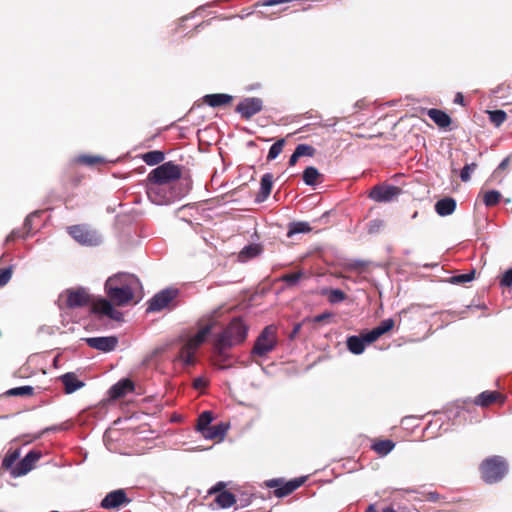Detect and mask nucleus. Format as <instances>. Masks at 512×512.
<instances>
[{"label": "nucleus", "mask_w": 512, "mask_h": 512, "mask_svg": "<svg viewBox=\"0 0 512 512\" xmlns=\"http://www.w3.org/2000/svg\"><path fill=\"white\" fill-rule=\"evenodd\" d=\"M134 389L135 384L130 378H122L109 388L108 394L112 400H118L129 392H133Z\"/></svg>", "instance_id": "17"}, {"label": "nucleus", "mask_w": 512, "mask_h": 512, "mask_svg": "<svg viewBox=\"0 0 512 512\" xmlns=\"http://www.w3.org/2000/svg\"><path fill=\"white\" fill-rule=\"evenodd\" d=\"M502 198V194L495 189L488 190L483 195V203L486 207L496 206Z\"/></svg>", "instance_id": "38"}, {"label": "nucleus", "mask_w": 512, "mask_h": 512, "mask_svg": "<svg viewBox=\"0 0 512 512\" xmlns=\"http://www.w3.org/2000/svg\"><path fill=\"white\" fill-rule=\"evenodd\" d=\"M127 494L124 489H116L106 494L101 500L100 507L103 509H115L125 503H129Z\"/></svg>", "instance_id": "16"}, {"label": "nucleus", "mask_w": 512, "mask_h": 512, "mask_svg": "<svg viewBox=\"0 0 512 512\" xmlns=\"http://www.w3.org/2000/svg\"><path fill=\"white\" fill-rule=\"evenodd\" d=\"M276 327L274 325L266 326L255 340L251 350L253 356L264 357L273 351L277 346Z\"/></svg>", "instance_id": "7"}, {"label": "nucleus", "mask_w": 512, "mask_h": 512, "mask_svg": "<svg viewBox=\"0 0 512 512\" xmlns=\"http://www.w3.org/2000/svg\"><path fill=\"white\" fill-rule=\"evenodd\" d=\"M489 120L495 125V127L501 126L507 118V114L504 110L495 109L487 112Z\"/></svg>", "instance_id": "40"}, {"label": "nucleus", "mask_w": 512, "mask_h": 512, "mask_svg": "<svg viewBox=\"0 0 512 512\" xmlns=\"http://www.w3.org/2000/svg\"><path fill=\"white\" fill-rule=\"evenodd\" d=\"M395 447V443L390 439L377 440L372 444V449L381 456H386Z\"/></svg>", "instance_id": "32"}, {"label": "nucleus", "mask_w": 512, "mask_h": 512, "mask_svg": "<svg viewBox=\"0 0 512 512\" xmlns=\"http://www.w3.org/2000/svg\"><path fill=\"white\" fill-rule=\"evenodd\" d=\"M12 277V266L0 270V287L5 286Z\"/></svg>", "instance_id": "51"}, {"label": "nucleus", "mask_w": 512, "mask_h": 512, "mask_svg": "<svg viewBox=\"0 0 512 512\" xmlns=\"http://www.w3.org/2000/svg\"><path fill=\"white\" fill-rule=\"evenodd\" d=\"M305 273L302 270L292 273H286L279 277V281L284 282L287 288H291L298 284V282L304 277Z\"/></svg>", "instance_id": "36"}, {"label": "nucleus", "mask_w": 512, "mask_h": 512, "mask_svg": "<svg viewBox=\"0 0 512 512\" xmlns=\"http://www.w3.org/2000/svg\"><path fill=\"white\" fill-rule=\"evenodd\" d=\"M41 457L40 452L36 450L29 451L20 461L16 463V466L11 471V477L17 478L26 475L33 469L36 461Z\"/></svg>", "instance_id": "14"}, {"label": "nucleus", "mask_w": 512, "mask_h": 512, "mask_svg": "<svg viewBox=\"0 0 512 512\" xmlns=\"http://www.w3.org/2000/svg\"><path fill=\"white\" fill-rule=\"evenodd\" d=\"M64 294L66 295V307L69 309L81 308L88 304H90L92 308L96 299L82 286L66 289Z\"/></svg>", "instance_id": "10"}, {"label": "nucleus", "mask_w": 512, "mask_h": 512, "mask_svg": "<svg viewBox=\"0 0 512 512\" xmlns=\"http://www.w3.org/2000/svg\"><path fill=\"white\" fill-rule=\"evenodd\" d=\"M296 151L300 155V157H313L315 155L316 149L309 144H298L295 147Z\"/></svg>", "instance_id": "46"}, {"label": "nucleus", "mask_w": 512, "mask_h": 512, "mask_svg": "<svg viewBox=\"0 0 512 512\" xmlns=\"http://www.w3.org/2000/svg\"><path fill=\"white\" fill-rule=\"evenodd\" d=\"M427 115L440 128H447L451 124V117L443 110L431 108Z\"/></svg>", "instance_id": "24"}, {"label": "nucleus", "mask_w": 512, "mask_h": 512, "mask_svg": "<svg viewBox=\"0 0 512 512\" xmlns=\"http://www.w3.org/2000/svg\"><path fill=\"white\" fill-rule=\"evenodd\" d=\"M321 294L327 296L331 304L343 302L346 299V294L339 288H324Z\"/></svg>", "instance_id": "31"}, {"label": "nucleus", "mask_w": 512, "mask_h": 512, "mask_svg": "<svg viewBox=\"0 0 512 512\" xmlns=\"http://www.w3.org/2000/svg\"><path fill=\"white\" fill-rule=\"evenodd\" d=\"M214 420V414L210 410H205L198 416L196 430L203 434L207 428L211 426V423Z\"/></svg>", "instance_id": "30"}, {"label": "nucleus", "mask_w": 512, "mask_h": 512, "mask_svg": "<svg viewBox=\"0 0 512 512\" xmlns=\"http://www.w3.org/2000/svg\"><path fill=\"white\" fill-rule=\"evenodd\" d=\"M264 106V102L259 97H246L242 99L235 107V112L240 114V116L249 120L254 115L262 111Z\"/></svg>", "instance_id": "11"}, {"label": "nucleus", "mask_w": 512, "mask_h": 512, "mask_svg": "<svg viewBox=\"0 0 512 512\" xmlns=\"http://www.w3.org/2000/svg\"><path fill=\"white\" fill-rule=\"evenodd\" d=\"M225 488H226V483L223 481H219L209 489L208 493L217 495L221 491H226Z\"/></svg>", "instance_id": "55"}, {"label": "nucleus", "mask_w": 512, "mask_h": 512, "mask_svg": "<svg viewBox=\"0 0 512 512\" xmlns=\"http://www.w3.org/2000/svg\"><path fill=\"white\" fill-rule=\"evenodd\" d=\"M19 456L20 453L18 450H9L2 460L1 467L11 472L16 466V460L19 458Z\"/></svg>", "instance_id": "37"}, {"label": "nucleus", "mask_w": 512, "mask_h": 512, "mask_svg": "<svg viewBox=\"0 0 512 512\" xmlns=\"http://www.w3.org/2000/svg\"><path fill=\"white\" fill-rule=\"evenodd\" d=\"M346 346L349 352L354 355H361L366 348L364 338L361 335H351L346 339Z\"/></svg>", "instance_id": "26"}, {"label": "nucleus", "mask_w": 512, "mask_h": 512, "mask_svg": "<svg viewBox=\"0 0 512 512\" xmlns=\"http://www.w3.org/2000/svg\"><path fill=\"white\" fill-rule=\"evenodd\" d=\"M211 331L212 324L204 325L184 342L177 356V359L184 367L194 366L196 364V353L207 341Z\"/></svg>", "instance_id": "3"}, {"label": "nucleus", "mask_w": 512, "mask_h": 512, "mask_svg": "<svg viewBox=\"0 0 512 512\" xmlns=\"http://www.w3.org/2000/svg\"><path fill=\"white\" fill-rule=\"evenodd\" d=\"M282 3H285V1L284 0H265L263 2V5L267 6V7H270V6H276V5H279V4H282Z\"/></svg>", "instance_id": "60"}, {"label": "nucleus", "mask_w": 512, "mask_h": 512, "mask_svg": "<svg viewBox=\"0 0 512 512\" xmlns=\"http://www.w3.org/2000/svg\"><path fill=\"white\" fill-rule=\"evenodd\" d=\"M360 335L364 338V342H365L366 346L375 342L376 340H378L381 337V335L378 333V331L375 328H373L369 331L363 332Z\"/></svg>", "instance_id": "48"}, {"label": "nucleus", "mask_w": 512, "mask_h": 512, "mask_svg": "<svg viewBox=\"0 0 512 512\" xmlns=\"http://www.w3.org/2000/svg\"><path fill=\"white\" fill-rule=\"evenodd\" d=\"M477 164L476 163H470L466 164L460 172V179L463 182H467L471 178V173L476 169Z\"/></svg>", "instance_id": "49"}, {"label": "nucleus", "mask_w": 512, "mask_h": 512, "mask_svg": "<svg viewBox=\"0 0 512 512\" xmlns=\"http://www.w3.org/2000/svg\"><path fill=\"white\" fill-rule=\"evenodd\" d=\"M322 177L318 169L314 166H308L302 173V180L307 186L315 187Z\"/></svg>", "instance_id": "27"}, {"label": "nucleus", "mask_w": 512, "mask_h": 512, "mask_svg": "<svg viewBox=\"0 0 512 512\" xmlns=\"http://www.w3.org/2000/svg\"><path fill=\"white\" fill-rule=\"evenodd\" d=\"M208 385V381L204 377H197L193 381V387L195 389H202Z\"/></svg>", "instance_id": "56"}, {"label": "nucleus", "mask_w": 512, "mask_h": 512, "mask_svg": "<svg viewBox=\"0 0 512 512\" xmlns=\"http://www.w3.org/2000/svg\"><path fill=\"white\" fill-rule=\"evenodd\" d=\"M273 187V175L265 173L260 180V189L255 197L256 203H262L267 200Z\"/></svg>", "instance_id": "20"}, {"label": "nucleus", "mask_w": 512, "mask_h": 512, "mask_svg": "<svg viewBox=\"0 0 512 512\" xmlns=\"http://www.w3.org/2000/svg\"><path fill=\"white\" fill-rule=\"evenodd\" d=\"M475 278V269L470 270L468 273L454 275L449 279L452 284H464L471 282Z\"/></svg>", "instance_id": "42"}, {"label": "nucleus", "mask_w": 512, "mask_h": 512, "mask_svg": "<svg viewBox=\"0 0 512 512\" xmlns=\"http://www.w3.org/2000/svg\"><path fill=\"white\" fill-rule=\"evenodd\" d=\"M69 235L80 245L97 247L103 243L102 235L86 224H78L67 228Z\"/></svg>", "instance_id": "6"}, {"label": "nucleus", "mask_w": 512, "mask_h": 512, "mask_svg": "<svg viewBox=\"0 0 512 512\" xmlns=\"http://www.w3.org/2000/svg\"><path fill=\"white\" fill-rule=\"evenodd\" d=\"M193 17H194V14H188V15H186V16H184V17H182V18L180 19V24H179V25H180V26H182V25H183V23H184L186 20L191 19V18H193Z\"/></svg>", "instance_id": "63"}, {"label": "nucleus", "mask_w": 512, "mask_h": 512, "mask_svg": "<svg viewBox=\"0 0 512 512\" xmlns=\"http://www.w3.org/2000/svg\"><path fill=\"white\" fill-rule=\"evenodd\" d=\"M86 344L98 351L109 353L115 350L118 344V337L111 336H98V337H88L83 339Z\"/></svg>", "instance_id": "15"}, {"label": "nucleus", "mask_w": 512, "mask_h": 512, "mask_svg": "<svg viewBox=\"0 0 512 512\" xmlns=\"http://www.w3.org/2000/svg\"><path fill=\"white\" fill-rule=\"evenodd\" d=\"M499 284L501 287L512 286V267L507 269L501 276Z\"/></svg>", "instance_id": "53"}, {"label": "nucleus", "mask_w": 512, "mask_h": 512, "mask_svg": "<svg viewBox=\"0 0 512 512\" xmlns=\"http://www.w3.org/2000/svg\"><path fill=\"white\" fill-rule=\"evenodd\" d=\"M472 405V400L470 398L458 399L454 403H452L446 409V413L448 417L457 418L460 416L461 412L466 410L469 411V406Z\"/></svg>", "instance_id": "25"}, {"label": "nucleus", "mask_w": 512, "mask_h": 512, "mask_svg": "<svg viewBox=\"0 0 512 512\" xmlns=\"http://www.w3.org/2000/svg\"><path fill=\"white\" fill-rule=\"evenodd\" d=\"M134 287H104L106 297H96L91 313L99 316H106L114 321L123 320V314L115 308L125 306L134 298Z\"/></svg>", "instance_id": "2"}, {"label": "nucleus", "mask_w": 512, "mask_h": 512, "mask_svg": "<svg viewBox=\"0 0 512 512\" xmlns=\"http://www.w3.org/2000/svg\"><path fill=\"white\" fill-rule=\"evenodd\" d=\"M482 479L487 484L501 481L508 472V463L502 456L486 458L480 465Z\"/></svg>", "instance_id": "5"}, {"label": "nucleus", "mask_w": 512, "mask_h": 512, "mask_svg": "<svg viewBox=\"0 0 512 512\" xmlns=\"http://www.w3.org/2000/svg\"><path fill=\"white\" fill-rule=\"evenodd\" d=\"M299 158H300V155L298 154L296 149H294V151L291 154L289 161H288L289 166H294L297 163V161L299 160Z\"/></svg>", "instance_id": "57"}, {"label": "nucleus", "mask_w": 512, "mask_h": 512, "mask_svg": "<svg viewBox=\"0 0 512 512\" xmlns=\"http://www.w3.org/2000/svg\"><path fill=\"white\" fill-rule=\"evenodd\" d=\"M215 502L220 508L227 509L237 502L236 495L230 491H221L216 495Z\"/></svg>", "instance_id": "29"}, {"label": "nucleus", "mask_w": 512, "mask_h": 512, "mask_svg": "<svg viewBox=\"0 0 512 512\" xmlns=\"http://www.w3.org/2000/svg\"><path fill=\"white\" fill-rule=\"evenodd\" d=\"M263 251V247L258 243H250L242 248L239 253V259L246 261L260 255Z\"/></svg>", "instance_id": "28"}, {"label": "nucleus", "mask_w": 512, "mask_h": 512, "mask_svg": "<svg viewBox=\"0 0 512 512\" xmlns=\"http://www.w3.org/2000/svg\"><path fill=\"white\" fill-rule=\"evenodd\" d=\"M456 207V200L449 196L439 199L434 205L436 213L441 217L453 214Z\"/></svg>", "instance_id": "21"}, {"label": "nucleus", "mask_w": 512, "mask_h": 512, "mask_svg": "<svg viewBox=\"0 0 512 512\" xmlns=\"http://www.w3.org/2000/svg\"><path fill=\"white\" fill-rule=\"evenodd\" d=\"M111 286L142 288L139 278L134 274L126 272H118L108 277L105 281L104 287Z\"/></svg>", "instance_id": "13"}, {"label": "nucleus", "mask_w": 512, "mask_h": 512, "mask_svg": "<svg viewBox=\"0 0 512 512\" xmlns=\"http://www.w3.org/2000/svg\"><path fill=\"white\" fill-rule=\"evenodd\" d=\"M229 429V424L225 422L217 423L216 425L210 426L205 430L203 434H201L205 439L214 440V439H223Z\"/></svg>", "instance_id": "23"}, {"label": "nucleus", "mask_w": 512, "mask_h": 512, "mask_svg": "<svg viewBox=\"0 0 512 512\" xmlns=\"http://www.w3.org/2000/svg\"><path fill=\"white\" fill-rule=\"evenodd\" d=\"M142 159L149 166L160 165V163L165 159V154L160 150H152L144 153L142 155Z\"/></svg>", "instance_id": "33"}, {"label": "nucleus", "mask_w": 512, "mask_h": 512, "mask_svg": "<svg viewBox=\"0 0 512 512\" xmlns=\"http://www.w3.org/2000/svg\"><path fill=\"white\" fill-rule=\"evenodd\" d=\"M307 478V476H300L289 481H284V479L281 478H274L267 480L265 484L269 488H275L274 495L276 497L283 498L302 486L306 482Z\"/></svg>", "instance_id": "9"}, {"label": "nucleus", "mask_w": 512, "mask_h": 512, "mask_svg": "<svg viewBox=\"0 0 512 512\" xmlns=\"http://www.w3.org/2000/svg\"><path fill=\"white\" fill-rule=\"evenodd\" d=\"M510 162L509 157L504 158L498 165L497 170H504L508 167Z\"/></svg>", "instance_id": "61"}, {"label": "nucleus", "mask_w": 512, "mask_h": 512, "mask_svg": "<svg viewBox=\"0 0 512 512\" xmlns=\"http://www.w3.org/2000/svg\"><path fill=\"white\" fill-rule=\"evenodd\" d=\"M303 323L304 322L302 321V323H297V324L294 325V327H293V329H292V331H291V333L289 335V339L290 340H292V339H294L296 337V335L299 333Z\"/></svg>", "instance_id": "58"}, {"label": "nucleus", "mask_w": 512, "mask_h": 512, "mask_svg": "<svg viewBox=\"0 0 512 512\" xmlns=\"http://www.w3.org/2000/svg\"><path fill=\"white\" fill-rule=\"evenodd\" d=\"M439 499V494L437 492H429L428 500L431 502H436Z\"/></svg>", "instance_id": "62"}, {"label": "nucleus", "mask_w": 512, "mask_h": 512, "mask_svg": "<svg viewBox=\"0 0 512 512\" xmlns=\"http://www.w3.org/2000/svg\"><path fill=\"white\" fill-rule=\"evenodd\" d=\"M284 144H285V140L283 138L278 139L276 142H274L269 148L267 160L272 161V160L276 159L279 156V154L282 152Z\"/></svg>", "instance_id": "41"}, {"label": "nucleus", "mask_w": 512, "mask_h": 512, "mask_svg": "<svg viewBox=\"0 0 512 512\" xmlns=\"http://www.w3.org/2000/svg\"><path fill=\"white\" fill-rule=\"evenodd\" d=\"M311 231L310 224L305 221L291 222L288 225L287 236L292 237L299 233H307Z\"/></svg>", "instance_id": "35"}, {"label": "nucleus", "mask_w": 512, "mask_h": 512, "mask_svg": "<svg viewBox=\"0 0 512 512\" xmlns=\"http://www.w3.org/2000/svg\"><path fill=\"white\" fill-rule=\"evenodd\" d=\"M248 334V326L239 318H233L226 328L217 336L218 346L233 347L243 343Z\"/></svg>", "instance_id": "4"}, {"label": "nucleus", "mask_w": 512, "mask_h": 512, "mask_svg": "<svg viewBox=\"0 0 512 512\" xmlns=\"http://www.w3.org/2000/svg\"><path fill=\"white\" fill-rule=\"evenodd\" d=\"M59 380L63 384L66 394H72L85 386V383L79 380L74 372H67L61 375Z\"/></svg>", "instance_id": "18"}, {"label": "nucleus", "mask_w": 512, "mask_h": 512, "mask_svg": "<svg viewBox=\"0 0 512 512\" xmlns=\"http://www.w3.org/2000/svg\"><path fill=\"white\" fill-rule=\"evenodd\" d=\"M395 325V322L392 318H387L382 320L376 327H374L378 333L382 336L387 332L391 331Z\"/></svg>", "instance_id": "45"}, {"label": "nucleus", "mask_w": 512, "mask_h": 512, "mask_svg": "<svg viewBox=\"0 0 512 512\" xmlns=\"http://www.w3.org/2000/svg\"><path fill=\"white\" fill-rule=\"evenodd\" d=\"M180 290L175 287H167L157 292L147 302V312H159L165 308H169L170 305L176 307L174 303L175 299L179 296Z\"/></svg>", "instance_id": "8"}, {"label": "nucleus", "mask_w": 512, "mask_h": 512, "mask_svg": "<svg viewBox=\"0 0 512 512\" xmlns=\"http://www.w3.org/2000/svg\"><path fill=\"white\" fill-rule=\"evenodd\" d=\"M202 100L209 107L218 108L230 104L233 96L226 93H212L204 95Z\"/></svg>", "instance_id": "19"}, {"label": "nucleus", "mask_w": 512, "mask_h": 512, "mask_svg": "<svg viewBox=\"0 0 512 512\" xmlns=\"http://www.w3.org/2000/svg\"><path fill=\"white\" fill-rule=\"evenodd\" d=\"M229 347H220L218 346V339H215L214 342V361L215 364L219 366L220 369H226L227 366H222V363H225L229 359V355L226 353V349Z\"/></svg>", "instance_id": "34"}, {"label": "nucleus", "mask_w": 512, "mask_h": 512, "mask_svg": "<svg viewBox=\"0 0 512 512\" xmlns=\"http://www.w3.org/2000/svg\"><path fill=\"white\" fill-rule=\"evenodd\" d=\"M181 175V166L173 161L164 162L151 170L147 176V181L150 183L147 188L149 199L157 205H164L182 198L188 192L187 186H171L168 192L164 191V186L179 180Z\"/></svg>", "instance_id": "1"}, {"label": "nucleus", "mask_w": 512, "mask_h": 512, "mask_svg": "<svg viewBox=\"0 0 512 512\" xmlns=\"http://www.w3.org/2000/svg\"><path fill=\"white\" fill-rule=\"evenodd\" d=\"M237 502L236 509L245 508L251 504L252 495L246 492L241 493L239 496H236Z\"/></svg>", "instance_id": "47"}, {"label": "nucleus", "mask_w": 512, "mask_h": 512, "mask_svg": "<svg viewBox=\"0 0 512 512\" xmlns=\"http://www.w3.org/2000/svg\"><path fill=\"white\" fill-rule=\"evenodd\" d=\"M504 400L502 394L497 391L486 390L481 392L473 401L472 404L480 406V407H488L492 403L498 400Z\"/></svg>", "instance_id": "22"}, {"label": "nucleus", "mask_w": 512, "mask_h": 512, "mask_svg": "<svg viewBox=\"0 0 512 512\" xmlns=\"http://www.w3.org/2000/svg\"><path fill=\"white\" fill-rule=\"evenodd\" d=\"M402 189L398 186L389 185V184H380L374 186L370 193L369 197L379 203H387L392 201L395 197L400 195Z\"/></svg>", "instance_id": "12"}, {"label": "nucleus", "mask_w": 512, "mask_h": 512, "mask_svg": "<svg viewBox=\"0 0 512 512\" xmlns=\"http://www.w3.org/2000/svg\"><path fill=\"white\" fill-rule=\"evenodd\" d=\"M77 162L86 166H93L98 163H104L105 159L101 156L80 155L77 157Z\"/></svg>", "instance_id": "43"}, {"label": "nucleus", "mask_w": 512, "mask_h": 512, "mask_svg": "<svg viewBox=\"0 0 512 512\" xmlns=\"http://www.w3.org/2000/svg\"><path fill=\"white\" fill-rule=\"evenodd\" d=\"M28 235H26V232L23 230V228H16L13 229L10 234L6 237L5 242L9 243L12 242L18 238H26Z\"/></svg>", "instance_id": "52"}, {"label": "nucleus", "mask_w": 512, "mask_h": 512, "mask_svg": "<svg viewBox=\"0 0 512 512\" xmlns=\"http://www.w3.org/2000/svg\"><path fill=\"white\" fill-rule=\"evenodd\" d=\"M365 512H376V509L373 504H370L365 510Z\"/></svg>", "instance_id": "64"}, {"label": "nucleus", "mask_w": 512, "mask_h": 512, "mask_svg": "<svg viewBox=\"0 0 512 512\" xmlns=\"http://www.w3.org/2000/svg\"><path fill=\"white\" fill-rule=\"evenodd\" d=\"M332 316H333V314L331 312L326 311V312H323L321 314L314 316L312 319L305 318L303 320V322L312 321L314 323H320V322L325 321L326 319L331 318Z\"/></svg>", "instance_id": "54"}, {"label": "nucleus", "mask_w": 512, "mask_h": 512, "mask_svg": "<svg viewBox=\"0 0 512 512\" xmlns=\"http://www.w3.org/2000/svg\"><path fill=\"white\" fill-rule=\"evenodd\" d=\"M454 103L465 106V100L462 93L457 92L454 98Z\"/></svg>", "instance_id": "59"}, {"label": "nucleus", "mask_w": 512, "mask_h": 512, "mask_svg": "<svg viewBox=\"0 0 512 512\" xmlns=\"http://www.w3.org/2000/svg\"><path fill=\"white\" fill-rule=\"evenodd\" d=\"M41 214L40 211H34L32 213H30L24 220V223H23V230L26 232V235H30L31 233V230H32V223H33V220L34 218L38 217L39 215Z\"/></svg>", "instance_id": "50"}, {"label": "nucleus", "mask_w": 512, "mask_h": 512, "mask_svg": "<svg viewBox=\"0 0 512 512\" xmlns=\"http://www.w3.org/2000/svg\"><path fill=\"white\" fill-rule=\"evenodd\" d=\"M34 394V387L30 385L18 386L11 388L5 392L6 396H31Z\"/></svg>", "instance_id": "39"}, {"label": "nucleus", "mask_w": 512, "mask_h": 512, "mask_svg": "<svg viewBox=\"0 0 512 512\" xmlns=\"http://www.w3.org/2000/svg\"><path fill=\"white\" fill-rule=\"evenodd\" d=\"M385 226L382 219H372L367 224V232L371 235L378 234Z\"/></svg>", "instance_id": "44"}]
</instances>
